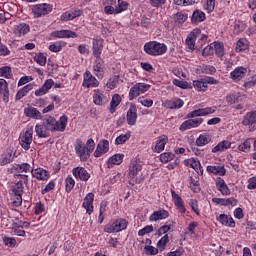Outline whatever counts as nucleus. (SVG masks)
<instances>
[{
    "instance_id": "obj_43",
    "label": "nucleus",
    "mask_w": 256,
    "mask_h": 256,
    "mask_svg": "<svg viewBox=\"0 0 256 256\" xmlns=\"http://www.w3.org/2000/svg\"><path fill=\"white\" fill-rule=\"evenodd\" d=\"M30 28L27 24H19L16 26L15 33L21 37V35H27L29 33Z\"/></svg>"
},
{
    "instance_id": "obj_25",
    "label": "nucleus",
    "mask_w": 256,
    "mask_h": 256,
    "mask_svg": "<svg viewBox=\"0 0 256 256\" xmlns=\"http://www.w3.org/2000/svg\"><path fill=\"white\" fill-rule=\"evenodd\" d=\"M167 217H169V212L167 210L162 209L153 212L149 217V221H161L163 219H167Z\"/></svg>"
},
{
    "instance_id": "obj_34",
    "label": "nucleus",
    "mask_w": 256,
    "mask_h": 256,
    "mask_svg": "<svg viewBox=\"0 0 256 256\" xmlns=\"http://www.w3.org/2000/svg\"><path fill=\"white\" fill-rule=\"evenodd\" d=\"M123 157H125L123 154H115L110 157L107 161L108 169H111L113 165H121L123 163Z\"/></svg>"
},
{
    "instance_id": "obj_15",
    "label": "nucleus",
    "mask_w": 256,
    "mask_h": 256,
    "mask_svg": "<svg viewBox=\"0 0 256 256\" xmlns=\"http://www.w3.org/2000/svg\"><path fill=\"white\" fill-rule=\"evenodd\" d=\"M212 203H215L216 205H222L224 207H235L238 201L235 198H212Z\"/></svg>"
},
{
    "instance_id": "obj_50",
    "label": "nucleus",
    "mask_w": 256,
    "mask_h": 256,
    "mask_svg": "<svg viewBox=\"0 0 256 256\" xmlns=\"http://www.w3.org/2000/svg\"><path fill=\"white\" fill-rule=\"evenodd\" d=\"M208 143H209V136H207V134H201L196 139V145L198 147H203L204 145H207Z\"/></svg>"
},
{
    "instance_id": "obj_61",
    "label": "nucleus",
    "mask_w": 256,
    "mask_h": 256,
    "mask_svg": "<svg viewBox=\"0 0 256 256\" xmlns=\"http://www.w3.org/2000/svg\"><path fill=\"white\" fill-rule=\"evenodd\" d=\"M167 243H169V235H164L157 243V247L160 249H165L167 247Z\"/></svg>"
},
{
    "instance_id": "obj_21",
    "label": "nucleus",
    "mask_w": 256,
    "mask_h": 256,
    "mask_svg": "<svg viewBox=\"0 0 256 256\" xmlns=\"http://www.w3.org/2000/svg\"><path fill=\"white\" fill-rule=\"evenodd\" d=\"M126 118L128 125H135L137 123V106H130Z\"/></svg>"
},
{
    "instance_id": "obj_6",
    "label": "nucleus",
    "mask_w": 256,
    "mask_h": 256,
    "mask_svg": "<svg viewBox=\"0 0 256 256\" xmlns=\"http://www.w3.org/2000/svg\"><path fill=\"white\" fill-rule=\"evenodd\" d=\"M53 11V5L47 3H40L32 6L33 16L38 19V17H43L49 15Z\"/></svg>"
},
{
    "instance_id": "obj_33",
    "label": "nucleus",
    "mask_w": 256,
    "mask_h": 256,
    "mask_svg": "<svg viewBox=\"0 0 256 256\" xmlns=\"http://www.w3.org/2000/svg\"><path fill=\"white\" fill-rule=\"evenodd\" d=\"M93 55L98 58L101 57V52L103 51V40L94 39L93 42Z\"/></svg>"
},
{
    "instance_id": "obj_41",
    "label": "nucleus",
    "mask_w": 256,
    "mask_h": 256,
    "mask_svg": "<svg viewBox=\"0 0 256 256\" xmlns=\"http://www.w3.org/2000/svg\"><path fill=\"white\" fill-rule=\"evenodd\" d=\"M121 103V96L119 94H115L112 97V100L110 102V113H113L117 107H119Z\"/></svg>"
},
{
    "instance_id": "obj_47",
    "label": "nucleus",
    "mask_w": 256,
    "mask_h": 256,
    "mask_svg": "<svg viewBox=\"0 0 256 256\" xmlns=\"http://www.w3.org/2000/svg\"><path fill=\"white\" fill-rule=\"evenodd\" d=\"M129 7V2L124 0H118V6L115 9V13H123V11H127Z\"/></svg>"
},
{
    "instance_id": "obj_55",
    "label": "nucleus",
    "mask_w": 256,
    "mask_h": 256,
    "mask_svg": "<svg viewBox=\"0 0 256 256\" xmlns=\"http://www.w3.org/2000/svg\"><path fill=\"white\" fill-rule=\"evenodd\" d=\"M107 211V201L101 202L100 204V212L98 217V222L101 224L105 220V216H103V213Z\"/></svg>"
},
{
    "instance_id": "obj_42",
    "label": "nucleus",
    "mask_w": 256,
    "mask_h": 256,
    "mask_svg": "<svg viewBox=\"0 0 256 256\" xmlns=\"http://www.w3.org/2000/svg\"><path fill=\"white\" fill-rule=\"evenodd\" d=\"M185 165H189L195 171L201 170V162L195 158L188 159L184 161Z\"/></svg>"
},
{
    "instance_id": "obj_5",
    "label": "nucleus",
    "mask_w": 256,
    "mask_h": 256,
    "mask_svg": "<svg viewBox=\"0 0 256 256\" xmlns=\"http://www.w3.org/2000/svg\"><path fill=\"white\" fill-rule=\"evenodd\" d=\"M19 143L25 151L31 149V143H33V126L26 129L19 136Z\"/></svg>"
},
{
    "instance_id": "obj_62",
    "label": "nucleus",
    "mask_w": 256,
    "mask_h": 256,
    "mask_svg": "<svg viewBox=\"0 0 256 256\" xmlns=\"http://www.w3.org/2000/svg\"><path fill=\"white\" fill-rule=\"evenodd\" d=\"M175 21L176 23H185L187 21V14H183L181 12H178L176 15H175Z\"/></svg>"
},
{
    "instance_id": "obj_11",
    "label": "nucleus",
    "mask_w": 256,
    "mask_h": 256,
    "mask_svg": "<svg viewBox=\"0 0 256 256\" xmlns=\"http://www.w3.org/2000/svg\"><path fill=\"white\" fill-rule=\"evenodd\" d=\"M72 173L75 179H80V181H89L91 179V174L84 167L73 168Z\"/></svg>"
},
{
    "instance_id": "obj_53",
    "label": "nucleus",
    "mask_w": 256,
    "mask_h": 256,
    "mask_svg": "<svg viewBox=\"0 0 256 256\" xmlns=\"http://www.w3.org/2000/svg\"><path fill=\"white\" fill-rule=\"evenodd\" d=\"M17 169L19 173H33V170L31 169V165L29 163L18 164Z\"/></svg>"
},
{
    "instance_id": "obj_9",
    "label": "nucleus",
    "mask_w": 256,
    "mask_h": 256,
    "mask_svg": "<svg viewBox=\"0 0 256 256\" xmlns=\"http://www.w3.org/2000/svg\"><path fill=\"white\" fill-rule=\"evenodd\" d=\"M216 107H206L200 108L198 110H194L187 114V119H194V117H205L207 115H211L215 113Z\"/></svg>"
},
{
    "instance_id": "obj_59",
    "label": "nucleus",
    "mask_w": 256,
    "mask_h": 256,
    "mask_svg": "<svg viewBox=\"0 0 256 256\" xmlns=\"http://www.w3.org/2000/svg\"><path fill=\"white\" fill-rule=\"evenodd\" d=\"M175 155L171 152H166L160 155V160L162 163H169V161H173Z\"/></svg>"
},
{
    "instance_id": "obj_60",
    "label": "nucleus",
    "mask_w": 256,
    "mask_h": 256,
    "mask_svg": "<svg viewBox=\"0 0 256 256\" xmlns=\"http://www.w3.org/2000/svg\"><path fill=\"white\" fill-rule=\"evenodd\" d=\"M4 244L7 245L8 247H16L17 246V240L13 237H7L5 236L3 238Z\"/></svg>"
},
{
    "instance_id": "obj_54",
    "label": "nucleus",
    "mask_w": 256,
    "mask_h": 256,
    "mask_svg": "<svg viewBox=\"0 0 256 256\" xmlns=\"http://www.w3.org/2000/svg\"><path fill=\"white\" fill-rule=\"evenodd\" d=\"M193 86L197 91H207V82L201 80H195Z\"/></svg>"
},
{
    "instance_id": "obj_2",
    "label": "nucleus",
    "mask_w": 256,
    "mask_h": 256,
    "mask_svg": "<svg viewBox=\"0 0 256 256\" xmlns=\"http://www.w3.org/2000/svg\"><path fill=\"white\" fill-rule=\"evenodd\" d=\"M42 123L48 131L63 133L67 129L68 118L67 115H63L57 121L55 117L45 115L42 117Z\"/></svg>"
},
{
    "instance_id": "obj_57",
    "label": "nucleus",
    "mask_w": 256,
    "mask_h": 256,
    "mask_svg": "<svg viewBox=\"0 0 256 256\" xmlns=\"http://www.w3.org/2000/svg\"><path fill=\"white\" fill-rule=\"evenodd\" d=\"M65 183L67 193H71V191H73V187H75V180L73 179V177L68 176L65 180Z\"/></svg>"
},
{
    "instance_id": "obj_22",
    "label": "nucleus",
    "mask_w": 256,
    "mask_h": 256,
    "mask_svg": "<svg viewBox=\"0 0 256 256\" xmlns=\"http://www.w3.org/2000/svg\"><path fill=\"white\" fill-rule=\"evenodd\" d=\"M24 114L26 117H30V119H43V115L40 113V111L33 106L25 108Z\"/></svg>"
},
{
    "instance_id": "obj_63",
    "label": "nucleus",
    "mask_w": 256,
    "mask_h": 256,
    "mask_svg": "<svg viewBox=\"0 0 256 256\" xmlns=\"http://www.w3.org/2000/svg\"><path fill=\"white\" fill-rule=\"evenodd\" d=\"M63 46H61V42L53 43L49 46V50L52 51V53H59L61 51Z\"/></svg>"
},
{
    "instance_id": "obj_52",
    "label": "nucleus",
    "mask_w": 256,
    "mask_h": 256,
    "mask_svg": "<svg viewBox=\"0 0 256 256\" xmlns=\"http://www.w3.org/2000/svg\"><path fill=\"white\" fill-rule=\"evenodd\" d=\"M238 150L242 153H249L251 150V140L247 139L238 146Z\"/></svg>"
},
{
    "instance_id": "obj_51",
    "label": "nucleus",
    "mask_w": 256,
    "mask_h": 256,
    "mask_svg": "<svg viewBox=\"0 0 256 256\" xmlns=\"http://www.w3.org/2000/svg\"><path fill=\"white\" fill-rule=\"evenodd\" d=\"M129 139H131V132H128L124 135L118 136L115 140V143L117 145H123L124 143H127V141H129Z\"/></svg>"
},
{
    "instance_id": "obj_3",
    "label": "nucleus",
    "mask_w": 256,
    "mask_h": 256,
    "mask_svg": "<svg viewBox=\"0 0 256 256\" xmlns=\"http://www.w3.org/2000/svg\"><path fill=\"white\" fill-rule=\"evenodd\" d=\"M144 51L147 55L158 57L159 55H165V53H167V45L157 41H150L144 45Z\"/></svg>"
},
{
    "instance_id": "obj_19",
    "label": "nucleus",
    "mask_w": 256,
    "mask_h": 256,
    "mask_svg": "<svg viewBox=\"0 0 256 256\" xmlns=\"http://www.w3.org/2000/svg\"><path fill=\"white\" fill-rule=\"evenodd\" d=\"M242 125L245 127H251L256 125V110L246 113L242 120Z\"/></svg>"
},
{
    "instance_id": "obj_8",
    "label": "nucleus",
    "mask_w": 256,
    "mask_h": 256,
    "mask_svg": "<svg viewBox=\"0 0 256 256\" xmlns=\"http://www.w3.org/2000/svg\"><path fill=\"white\" fill-rule=\"evenodd\" d=\"M23 189V182L21 181H18L12 189V192L14 193L13 205H15V207H20L23 203Z\"/></svg>"
},
{
    "instance_id": "obj_14",
    "label": "nucleus",
    "mask_w": 256,
    "mask_h": 256,
    "mask_svg": "<svg viewBox=\"0 0 256 256\" xmlns=\"http://www.w3.org/2000/svg\"><path fill=\"white\" fill-rule=\"evenodd\" d=\"M51 37H56L58 39H75L77 37V33L71 30H57L51 33Z\"/></svg>"
},
{
    "instance_id": "obj_37",
    "label": "nucleus",
    "mask_w": 256,
    "mask_h": 256,
    "mask_svg": "<svg viewBox=\"0 0 256 256\" xmlns=\"http://www.w3.org/2000/svg\"><path fill=\"white\" fill-rule=\"evenodd\" d=\"M231 148V142L229 140H224L218 143L213 149L212 153H219V151H225L226 149Z\"/></svg>"
},
{
    "instance_id": "obj_24",
    "label": "nucleus",
    "mask_w": 256,
    "mask_h": 256,
    "mask_svg": "<svg viewBox=\"0 0 256 256\" xmlns=\"http://www.w3.org/2000/svg\"><path fill=\"white\" fill-rule=\"evenodd\" d=\"M53 85V79L46 80L45 83L41 86V88L35 91V96L42 97V95L47 94V92L49 91V89H51V87H53Z\"/></svg>"
},
{
    "instance_id": "obj_17",
    "label": "nucleus",
    "mask_w": 256,
    "mask_h": 256,
    "mask_svg": "<svg viewBox=\"0 0 256 256\" xmlns=\"http://www.w3.org/2000/svg\"><path fill=\"white\" fill-rule=\"evenodd\" d=\"M93 201H95V194L93 193H88L84 198L82 207L86 209V213H88V215H91V213H93Z\"/></svg>"
},
{
    "instance_id": "obj_48",
    "label": "nucleus",
    "mask_w": 256,
    "mask_h": 256,
    "mask_svg": "<svg viewBox=\"0 0 256 256\" xmlns=\"http://www.w3.org/2000/svg\"><path fill=\"white\" fill-rule=\"evenodd\" d=\"M0 77H5V79H11L13 77V73L11 72V67L9 66L1 67Z\"/></svg>"
},
{
    "instance_id": "obj_12",
    "label": "nucleus",
    "mask_w": 256,
    "mask_h": 256,
    "mask_svg": "<svg viewBox=\"0 0 256 256\" xmlns=\"http://www.w3.org/2000/svg\"><path fill=\"white\" fill-rule=\"evenodd\" d=\"M201 123H203V118L186 120L180 125V131H188L189 129L199 127Z\"/></svg>"
},
{
    "instance_id": "obj_35",
    "label": "nucleus",
    "mask_w": 256,
    "mask_h": 256,
    "mask_svg": "<svg viewBox=\"0 0 256 256\" xmlns=\"http://www.w3.org/2000/svg\"><path fill=\"white\" fill-rule=\"evenodd\" d=\"M197 71H199V73H204L205 75H215V73H217L215 66L205 64L199 66Z\"/></svg>"
},
{
    "instance_id": "obj_4",
    "label": "nucleus",
    "mask_w": 256,
    "mask_h": 256,
    "mask_svg": "<svg viewBox=\"0 0 256 256\" xmlns=\"http://www.w3.org/2000/svg\"><path fill=\"white\" fill-rule=\"evenodd\" d=\"M127 225H129L127 220L119 218L113 222L108 223L104 227V231L105 233H119V231H124V229H127Z\"/></svg>"
},
{
    "instance_id": "obj_13",
    "label": "nucleus",
    "mask_w": 256,
    "mask_h": 256,
    "mask_svg": "<svg viewBox=\"0 0 256 256\" xmlns=\"http://www.w3.org/2000/svg\"><path fill=\"white\" fill-rule=\"evenodd\" d=\"M103 59L101 57L96 58L94 65H93V72L96 77L99 79H103V75H105V71L103 70V65H104Z\"/></svg>"
},
{
    "instance_id": "obj_1",
    "label": "nucleus",
    "mask_w": 256,
    "mask_h": 256,
    "mask_svg": "<svg viewBox=\"0 0 256 256\" xmlns=\"http://www.w3.org/2000/svg\"><path fill=\"white\" fill-rule=\"evenodd\" d=\"M74 149L80 161H89V157H91V153H93V149H95V141H93V138H90L87 140L85 145V143H83V140L76 139Z\"/></svg>"
},
{
    "instance_id": "obj_27",
    "label": "nucleus",
    "mask_w": 256,
    "mask_h": 256,
    "mask_svg": "<svg viewBox=\"0 0 256 256\" xmlns=\"http://www.w3.org/2000/svg\"><path fill=\"white\" fill-rule=\"evenodd\" d=\"M172 199L174 200V205L181 211V213H185V204H183V198L179 196V194L175 193V190L171 191Z\"/></svg>"
},
{
    "instance_id": "obj_46",
    "label": "nucleus",
    "mask_w": 256,
    "mask_h": 256,
    "mask_svg": "<svg viewBox=\"0 0 256 256\" xmlns=\"http://www.w3.org/2000/svg\"><path fill=\"white\" fill-rule=\"evenodd\" d=\"M117 85H119V75H114L109 79V81L106 84V87H108V89L113 90L117 87Z\"/></svg>"
},
{
    "instance_id": "obj_58",
    "label": "nucleus",
    "mask_w": 256,
    "mask_h": 256,
    "mask_svg": "<svg viewBox=\"0 0 256 256\" xmlns=\"http://www.w3.org/2000/svg\"><path fill=\"white\" fill-rule=\"evenodd\" d=\"M154 227L153 225H148L138 231L139 237H143L145 235H149V233H153Z\"/></svg>"
},
{
    "instance_id": "obj_38",
    "label": "nucleus",
    "mask_w": 256,
    "mask_h": 256,
    "mask_svg": "<svg viewBox=\"0 0 256 256\" xmlns=\"http://www.w3.org/2000/svg\"><path fill=\"white\" fill-rule=\"evenodd\" d=\"M93 101L95 105L103 106L105 101H103V93L99 89L93 91Z\"/></svg>"
},
{
    "instance_id": "obj_18",
    "label": "nucleus",
    "mask_w": 256,
    "mask_h": 256,
    "mask_svg": "<svg viewBox=\"0 0 256 256\" xmlns=\"http://www.w3.org/2000/svg\"><path fill=\"white\" fill-rule=\"evenodd\" d=\"M163 105L166 109H181L185 102L180 98H173L172 100H166Z\"/></svg>"
},
{
    "instance_id": "obj_10",
    "label": "nucleus",
    "mask_w": 256,
    "mask_h": 256,
    "mask_svg": "<svg viewBox=\"0 0 256 256\" xmlns=\"http://www.w3.org/2000/svg\"><path fill=\"white\" fill-rule=\"evenodd\" d=\"M82 85L87 89L91 87H99V80H97V78H95L91 72L86 71L84 73V80Z\"/></svg>"
},
{
    "instance_id": "obj_40",
    "label": "nucleus",
    "mask_w": 256,
    "mask_h": 256,
    "mask_svg": "<svg viewBox=\"0 0 256 256\" xmlns=\"http://www.w3.org/2000/svg\"><path fill=\"white\" fill-rule=\"evenodd\" d=\"M205 19V14L203 13V11L200 10H195L192 14V18L191 21L192 23H194L195 25H197V23H202V21Z\"/></svg>"
},
{
    "instance_id": "obj_28",
    "label": "nucleus",
    "mask_w": 256,
    "mask_h": 256,
    "mask_svg": "<svg viewBox=\"0 0 256 256\" xmlns=\"http://www.w3.org/2000/svg\"><path fill=\"white\" fill-rule=\"evenodd\" d=\"M35 133L40 139H47L49 137V131L43 122L35 126Z\"/></svg>"
},
{
    "instance_id": "obj_31",
    "label": "nucleus",
    "mask_w": 256,
    "mask_h": 256,
    "mask_svg": "<svg viewBox=\"0 0 256 256\" xmlns=\"http://www.w3.org/2000/svg\"><path fill=\"white\" fill-rule=\"evenodd\" d=\"M217 221L221 223V225H225L226 227H235V220L231 216H227V214H221Z\"/></svg>"
},
{
    "instance_id": "obj_39",
    "label": "nucleus",
    "mask_w": 256,
    "mask_h": 256,
    "mask_svg": "<svg viewBox=\"0 0 256 256\" xmlns=\"http://www.w3.org/2000/svg\"><path fill=\"white\" fill-rule=\"evenodd\" d=\"M167 145V136H162L157 142L153 149L154 153H161Z\"/></svg>"
},
{
    "instance_id": "obj_23",
    "label": "nucleus",
    "mask_w": 256,
    "mask_h": 256,
    "mask_svg": "<svg viewBox=\"0 0 256 256\" xmlns=\"http://www.w3.org/2000/svg\"><path fill=\"white\" fill-rule=\"evenodd\" d=\"M32 176L35 177V179H38V181H47L50 175L49 171L43 168H37L34 171H32Z\"/></svg>"
},
{
    "instance_id": "obj_36",
    "label": "nucleus",
    "mask_w": 256,
    "mask_h": 256,
    "mask_svg": "<svg viewBox=\"0 0 256 256\" xmlns=\"http://www.w3.org/2000/svg\"><path fill=\"white\" fill-rule=\"evenodd\" d=\"M12 235H17V237H26V232L23 230L19 222H14L12 224Z\"/></svg>"
},
{
    "instance_id": "obj_44",
    "label": "nucleus",
    "mask_w": 256,
    "mask_h": 256,
    "mask_svg": "<svg viewBox=\"0 0 256 256\" xmlns=\"http://www.w3.org/2000/svg\"><path fill=\"white\" fill-rule=\"evenodd\" d=\"M142 166L139 163H132L129 168V177L132 179L137 176L138 171H141Z\"/></svg>"
},
{
    "instance_id": "obj_16",
    "label": "nucleus",
    "mask_w": 256,
    "mask_h": 256,
    "mask_svg": "<svg viewBox=\"0 0 256 256\" xmlns=\"http://www.w3.org/2000/svg\"><path fill=\"white\" fill-rule=\"evenodd\" d=\"M245 75H247V68L245 67H237L230 73V77L235 81V83H239Z\"/></svg>"
},
{
    "instance_id": "obj_45",
    "label": "nucleus",
    "mask_w": 256,
    "mask_h": 256,
    "mask_svg": "<svg viewBox=\"0 0 256 256\" xmlns=\"http://www.w3.org/2000/svg\"><path fill=\"white\" fill-rule=\"evenodd\" d=\"M214 53L217 55V57H223L225 54L224 49L225 47L223 46V43L220 42H214Z\"/></svg>"
},
{
    "instance_id": "obj_30",
    "label": "nucleus",
    "mask_w": 256,
    "mask_h": 256,
    "mask_svg": "<svg viewBox=\"0 0 256 256\" xmlns=\"http://www.w3.org/2000/svg\"><path fill=\"white\" fill-rule=\"evenodd\" d=\"M195 33H201V30L192 31L186 38V45L190 51H195V39H197Z\"/></svg>"
},
{
    "instance_id": "obj_26",
    "label": "nucleus",
    "mask_w": 256,
    "mask_h": 256,
    "mask_svg": "<svg viewBox=\"0 0 256 256\" xmlns=\"http://www.w3.org/2000/svg\"><path fill=\"white\" fill-rule=\"evenodd\" d=\"M0 93L3 95V101L9 103V85L5 79H0Z\"/></svg>"
},
{
    "instance_id": "obj_56",
    "label": "nucleus",
    "mask_w": 256,
    "mask_h": 256,
    "mask_svg": "<svg viewBox=\"0 0 256 256\" xmlns=\"http://www.w3.org/2000/svg\"><path fill=\"white\" fill-rule=\"evenodd\" d=\"M214 47H215V45L213 43L206 46L202 51L203 57H209V55H214L215 54Z\"/></svg>"
},
{
    "instance_id": "obj_49",
    "label": "nucleus",
    "mask_w": 256,
    "mask_h": 256,
    "mask_svg": "<svg viewBox=\"0 0 256 256\" xmlns=\"http://www.w3.org/2000/svg\"><path fill=\"white\" fill-rule=\"evenodd\" d=\"M34 61L38 63V65H41V67H45V65H47V56L43 53H38L34 57Z\"/></svg>"
},
{
    "instance_id": "obj_29",
    "label": "nucleus",
    "mask_w": 256,
    "mask_h": 256,
    "mask_svg": "<svg viewBox=\"0 0 256 256\" xmlns=\"http://www.w3.org/2000/svg\"><path fill=\"white\" fill-rule=\"evenodd\" d=\"M216 187L220 191V193H222V195H231V190L229 189L227 184H225V180H223V178H217Z\"/></svg>"
},
{
    "instance_id": "obj_7",
    "label": "nucleus",
    "mask_w": 256,
    "mask_h": 256,
    "mask_svg": "<svg viewBox=\"0 0 256 256\" xmlns=\"http://www.w3.org/2000/svg\"><path fill=\"white\" fill-rule=\"evenodd\" d=\"M151 89V85L146 83H137L135 84L129 92V100L133 101L135 97H139L141 93H146V91H149Z\"/></svg>"
},
{
    "instance_id": "obj_32",
    "label": "nucleus",
    "mask_w": 256,
    "mask_h": 256,
    "mask_svg": "<svg viewBox=\"0 0 256 256\" xmlns=\"http://www.w3.org/2000/svg\"><path fill=\"white\" fill-rule=\"evenodd\" d=\"M206 171L213 175H219L220 177L225 176V173H227L225 166H207Z\"/></svg>"
},
{
    "instance_id": "obj_20",
    "label": "nucleus",
    "mask_w": 256,
    "mask_h": 256,
    "mask_svg": "<svg viewBox=\"0 0 256 256\" xmlns=\"http://www.w3.org/2000/svg\"><path fill=\"white\" fill-rule=\"evenodd\" d=\"M109 151V141L102 140L96 147L94 152V157H101V155H105Z\"/></svg>"
},
{
    "instance_id": "obj_64",
    "label": "nucleus",
    "mask_w": 256,
    "mask_h": 256,
    "mask_svg": "<svg viewBox=\"0 0 256 256\" xmlns=\"http://www.w3.org/2000/svg\"><path fill=\"white\" fill-rule=\"evenodd\" d=\"M144 251L146 255H157V253H159V250L153 246H145Z\"/></svg>"
}]
</instances>
